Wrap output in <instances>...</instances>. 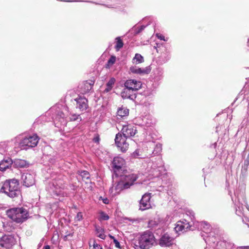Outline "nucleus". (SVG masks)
Here are the masks:
<instances>
[{
  "mask_svg": "<svg viewBox=\"0 0 249 249\" xmlns=\"http://www.w3.org/2000/svg\"><path fill=\"white\" fill-rule=\"evenodd\" d=\"M112 88V87H107V88H106L105 89V91L106 92H107L109 91L110 90H111Z\"/></svg>",
  "mask_w": 249,
  "mask_h": 249,
  "instance_id": "obj_51",
  "label": "nucleus"
},
{
  "mask_svg": "<svg viewBox=\"0 0 249 249\" xmlns=\"http://www.w3.org/2000/svg\"><path fill=\"white\" fill-rule=\"evenodd\" d=\"M144 61L143 57L139 53L135 54V56L133 58V63L139 64Z\"/></svg>",
  "mask_w": 249,
  "mask_h": 249,
  "instance_id": "obj_31",
  "label": "nucleus"
},
{
  "mask_svg": "<svg viewBox=\"0 0 249 249\" xmlns=\"http://www.w3.org/2000/svg\"><path fill=\"white\" fill-rule=\"evenodd\" d=\"M137 131V130L135 126L132 124H128L122 125L121 133L123 134V136L129 138L134 136Z\"/></svg>",
  "mask_w": 249,
  "mask_h": 249,
  "instance_id": "obj_13",
  "label": "nucleus"
},
{
  "mask_svg": "<svg viewBox=\"0 0 249 249\" xmlns=\"http://www.w3.org/2000/svg\"><path fill=\"white\" fill-rule=\"evenodd\" d=\"M97 141H98V138H96V139H94V142H97Z\"/></svg>",
  "mask_w": 249,
  "mask_h": 249,
  "instance_id": "obj_58",
  "label": "nucleus"
},
{
  "mask_svg": "<svg viewBox=\"0 0 249 249\" xmlns=\"http://www.w3.org/2000/svg\"><path fill=\"white\" fill-rule=\"evenodd\" d=\"M64 188L63 181L58 178L49 183L47 190L53 197L55 196L64 197L66 196V193L64 191Z\"/></svg>",
  "mask_w": 249,
  "mask_h": 249,
  "instance_id": "obj_6",
  "label": "nucleus"
},
{
  "mask_svg": "<svg viewBox=\"0 0 249 249\" xmlns=\"http://www.w3.org/2000/svg\"><path fill=\"white\" fill-rule=\"evenodd\" d=\"M138 244L136 249H149L156 245V238L153 232L150 231L143 232L139 238Z\"/></svg>",
  "mask_w": 249,
  "mask_h": 249,
  "instance_id": "obj_5",
  "label": "nucleus"
},
{
  "mask_svg": "<svg viewBox=\"0 0 249 249\" xmlns=\"http://www.w3.org/2000/svg\"><path fill=\"white\" fill-rule=\"evenodd\" d=\"M216 132H217L218 126H217V127H216Z\"/></svg>",
  "mask_w": 249,
  "mask_h": 249,
  "instance_id": "obj_61",
  "label": "nucleus"
},
{
  "mask_svg": "<svg viewBox=\"0 0 249 249\" xmlns=\"http://www.w3.org/2000/svg\"><path fill=\"white\" fill-rule=\"evenodd\" d=\"M158 72V74L159 75L160 77L162 76L163 74V70L162 69H158L157 70Z\"/></svg>",
  "mask_w": 249,
  "mask_h": 249,
  "instance_id": "obj_48",
  "label": "nucleus"
},
{
  "mask_svg": "<svg viewBox=\"0 0 249 249\" xmlns=\"http://www.w3.org/2000/svg\"><path fill=\"white\" fill-rule=\"evenodd\" d=\"M150 125V124H147V126H149Z\"/></svg>",
  "mask_w": 249,
  "mask_h": 249,
  "instance_id": "obj_63",
  "label": "nucleus"
},
{
  "mask_svg": "<svg viewBox=\"0 0 249 249\" xmlns=\"http://www.w3.org/2000/svg\"><path fill=\"white\" fill-rule=\"evenodd\" d=\"M109 237L111 239H112L114 240V239H116L113 236L109 235Z\"/></svg>",
  "mask_w": 249,
  "mask_h": 249,
  "instance_id": "obj_56",
  "label": "nucleus"
},
{
  "mask_svg": "<svg viewBox=\"0 0 249 249\" xmlns=\"http://www.w3.org/2000/svg\"><path fill=\"white\" fill-rule=\"evenodd\" d=\"M136 90L124 88L121 92V96L123 99H129L134 101L136 98Z\"/></svg>",
  "mask_w": 249,
  "mask_h": 249,
  "instance_id": "obj_22",
  "label": "nucleus"
},
{
  "mask_svg": "<svg viewBox=\"0 0 249 249\" xmlns=\"http://www.w3.org/2000/svg\"><path fill=\"white\" fill-rule=\"evenodd\" d=\"M43 249H50V247L49 245H46L44 246Z\"/></svg>",
  "mask_w": 249,
  "mask_h": 249,
  "instance_id": "obj_53",
  "label": "nucleus"
},
{
  "mask_svg": "<svg viewBox=\"0 0 249 249\" xmlns=\"http://www.w3.org/2000/svg\"><path fill=\"white\" fill-rule=\"evenodd\" d=\"M140 152L141 150L140 149H136L133 153L131 154V157L134 158H139L141 156Z\"/></svg>",
  "mask_w": 249,
  "mask_h": 249,
  "instance_id": "obj_36",
  "label": "nucleus"
},
{
  "mask_svg": "<svg viewBox=\"0 0 249 249\" xmlns=\"http://www.w3.org/2000/svg\"><path fill=\"white\" fill-rule=\"evenodd\" d=\"M116 61V57L115 56H111L107 61V65L108 66H112L113 64L115 63Z\"/></svg>",
  "mask_w": 249,
  "mask_h": 249,
  "instance_id": "obj_37",
  "label": "nucleus"
},
{
  "mask_svg": "<svg viewBox=\"0 0 249 249\" xmlns=\"http://www.w3.org/2000/svg\"><path fill=\"white\" fill-rule=\"evenodd\" d=\"M142 84L135 79L127 80L124 83L125 88L138 90L142 88Z\"/></svg>",
  "mask_w": 249,
  "mask_h": 249,
  "instance_id": "obj_20",
  "label": "nucleus"
},
{
  "mask_svg": "<svg viewBox=\"0 0 249 249\" xmlns=\"http://www.w3.org/2000/svg\"><path fill=\"white\" fill-rule=\"evenodd\" d=\"M231 200L234 204L236 214L240 216H244L243 205L246 207L249 211V206L247 204L245 196V185H239L234 193V196H231Z\"/></svg>",
  "mask_w": 249,
  "mask_h": 249,
  "instance_id": "obj_1",
  "label": "nucleus"
},
{
  "mask_svg": "<svg viewBox=\"0 0 249 249\" xmlns=\"http://www.w3.org/2000/svg\"><path fill=\"white\" fill-rule=\"evenodd\" d=\"M99 200H102L103 202L105 204H107L109 203V200L107 197L103 198L102 196H100Z\"/></svg>",
  "mask_w": 249,
  "mask_h": 249,
  "instance_id": "obj_46",
  "label": "nucleus"
},
{
  "mask_svg": "<svg viewBox=\"0 0 249 249\" xmlns=\"http://www.w3.org/2000/svg\"><path fill=\"white\" fill-rule=\"evenodd\" d=\"M187 214L188 215L190 216V217L191 219L192 222H193V224H194V222L193 220L195 218V213L193 211L189 210L188 211H187Z\"/></svg>",
  "mask_w": 249,
  "mask_h": 249,
  "instance_id": "obj_40",
  "label": "nucleus"
},
{
  "mask_svg": "<svg viewBox=\"0 0 249 249\" xmlns=\"http://www.w3.org/2000/svg\"><path fill=\"white\" fill-rule=\"evenodd\" d=\"M65 1L67 2H76L78 1L77 0H64Z\"/></svg>",
  "mask_w": 249,
  "mask_h": 249,
  "instance_id": "obj_55",
  "label": "nucleus"
},
{
  "mask_svg": "<svg viewBox=\"0 0 249 249\" xmlns=\"http://www.w3.org/2000/svg\"><path fill=\"white\" fill-rule=\"evenodd\" d=\"M200 229L202 231V233H205L207 231H210V225L206 222H201L199 224ZM199 229V228H198Z\"/></svg>",
  "mask_w": 249,
  "mask_h": 249,
  "instance_id": "obj_29",
  "label": "nucleus"
},
{
  "mask_svg": "<svg viewBox=\"0 0 249 249\" xmlns=\"http://www.w3.org/2000/svg\"><path fill=\"white\" fill-rule=\"evenodd\" d=\"M142 95L145 97L151 96L153 95V90L151 89H147L143 91Z\"/></svg>",
  "mask_w": 249,
  "mask_h": 249,
  "instance_id": "obj_35",
  "label": "nucleus"
},
{
  "mask_svg": "<svg viewBox=\"0 0 249 249\" xmlns=\"http://www.w3.org/2000/svg\"><path fill=\"white\" fill-rule=\"evenodd\" d=\"M248 170V168H246L244 166H242V170H241V174L243 175H246L247 172Z\"/></svg>",
  "mask_w": 249,
  "mask_h": 249,
  "instance_id": "obj_47",
  "label": "nucleus"
},
{
  "mask_svg": "<svg viewBox=\"0 0 249 249\" xmlns=\"http://www.w3.org/2000/svg\"><path fill=\"white\" fill-rule=\"evenodd\" d=\"M116 177H120V179L117 181V184L115 187L116 191H121L124 189L129 188L138 178L137 175L131 173L127 170Z\"/></svg>",
  "mask_w": 249,
  "mask_h": 249,
  "instance_id": "obj_3",
  "label": "nucleus"
},
{
  "mask_svg": "<svg viewBox=\"0 0 249 249\" xmlns=\"http://www.w3.org/2000/svg\"><path fill=\"white\" fill-rule=\"evenodd\" d=\"M95 231L97 236L102 239H105L106 236L104 233V230L99 226H95Z\"/></svg>",
  "mask_w": 249,
  "mask_h": 249,
  "instance_id": "obj_28",
  "label": "nucleus"
},
{
  "mask_svg": "<svg viewBox=\"0 0 249 249\" xmlns=\"http://www.w3.org/2000/svg\"><path fill=\"white\" fill-rule=\"evenodd\" d=\"M68 235H67L65 236V237H64V239H65V240H66V239H67V236H68Z\"/></svg>",
  "mask_w": 249,
  "mask_h": 249,
  "instance_id": "obj_59",
  "label": "nucleus"
},
{
  "mask_svg": "<svg viewBox=\"0 0 249 249\" xmlns=\"http://www.w3.org/2000/svg\"><path fill=\"white\" fill-rule=\"evenodd\" d=\"M68 119L65 117V114L62 111H57L56 114L54 119V123L56 127H59L58 123L61 125H65L67 123Z\"/></svg>",
  "mask_w": 249,
  "mask_h": 249,
  "instance_id": "obj_21",
  "label": "nucleus"
},
{
  "mask_svg": "<svg viewBox=\"0 0 249 249\" xmlns=\"http://www.w3.org/2000/svg\"><path fill=\"white\" fill-rule=\"evenodd\" d=\"M3 227H5V228H6V227L5 226V225H3Z\"/></svg>",
  "mask_w": 249,
  "mask_h": 249,
  "instance_id": "obj_64",
  "label": "nucleus"
},
{
  "mask_svg": "<svg viewBox=\"0 0 249 249\" xmlns=\"http://www.w3.org/2000/svg\"><path fill=\"white\" fill-rule=\"evenodd\" d=\"M191 228V223L186 219H183L177 222L175 230L176 232L186 231Z\"/></svg>",
  "mask_w": 249,
  "mask_h": 249,
  "instance_id": "obj_19",
  "label": "nucleus"
},
{
  "mask_svg": "<svg viewBox=\"0 0 249 249\" xmlns=\"http://www.w3.org/2000/svg\"><path fill=\"white\" fill-rule=\"evenodd\" d=\"M23 185L27 187L33 186L35 183V175L33 174L24 173L21 175Z\"/></svg>",
  "mask_w": 249,
  "mask_h": 249,
  "instance_id": "obj_17",
  "label": "nucleus"
},
{
  "mask_svg": "<svg viewBox=\"0 0 249 249\" xmlns=\"http://www.w3.org/2000/svg\"><path fill=\"white\" fill-rule=\"evenodd\" d=\"M115 39L116 40V44L115 48L117 51H119L123 47L124 43L120 36L116 37Z\"/></svg>",
  "mask_w": 249,
  "mask_h": 249,
  "instance_id": "obj_32",
  "label": "nucleus"
},
{
  "mask_svg": "<svg viewBox=\"0 0 249 249\" xmlns=\"http://www.w3.org/2000/svg\"><path fill=\"white\" fill-rule=\"evenodd\" d=\"M80 175L82 177V178L85 179H89L90 178L89 172L85 170L81 171L80 173Z\"/></svg>",
  "mask_w": 249,
  "mask_h": 249,
  "instance_id": "obj_34",
  "label": "nucleus"
},
{
  "mask_svg": "<svg viewBox=\"0 0 249 249\" xmlns=\"http://www.w3.org/2000/svg\"><path fill=\"white\" fill-rule=\"evenodd\" d=\"M242 221L247 225L249 227V218L246 216H244V218H242Z\"/></svg>",
  "mask_w": 249,
  "mask_h": 249,
  "instance_id": "obj_44",
  "label": "nucleus"
},
{
  "mask_svg": "<svg viewBox=\"0 0 249 249\" xmlns=\"http://www.w3.org/2000/svg\"><path fill=\"white\" fill-rule=\"evenodd\" d=\"M29 163L25 160L21 159H15L13 161V166L15 168H22L28 167Z\"/></svg>",
  "mask_w": 249,
  "mask_h": 249,
  "instance_id": "obj_24",
  "label": "nucleus"
},
{
  "mask_svg": "<svg viewBox=\"0 0 249 249\" xmlns=\"http://www.w3.org/2000/svg\"><path fill=\"white\" fill-rule=\"evenodd\" d=\"M109 218V216L105 212H101L100 213V219L102 220H107Z\"/></svg>",
  "mask_w": 249,
  "mask_h": 249,
  "instance_id": "obj_38",
  "label": "nucleus"
},
{
  "mask_svg": "<svg viewBox=\"0 0 249 249\" xmlns=\"http://www.w3.org/2000/svg\"><path fill=\"white\" fill-rule=\"evenodd\" d=\"M112 167L113 171V175L115 176H118L121 173H123L126 170L125 168V160L119 157H115L112 162Z\"/></svg>",
  "mask_w": 249,
  "mask_h": 249,
  "instance_id": "obj_7",
  "label": "nucleus"
},
{
  "mask_svg": "<svg viewBox=\"0 0 249 249\" xmlns=\"http://www.w3.org/2000/svg\"><path fill=\"white\" fill-rule=\"evenodd\" d=\"M216 145H217L216 142H214V143H213V144L212 145L211 147H212V146H213V148H215L216 147Z\"/></svg>",
  "mask_w": 249,
  "mask_h": 249,
  "instance_id": "obj_54",
  "label": "nucleus"
},
{
  "mask_svg": "<svg viewBox=\"0 0 249 249\" xmlns=\"http://www.w3.org/2000/svg\"><path fill=\"white\" fill-rule=\"evenodd\" d=\"M151 198V193H145L144 194L139 201V209L141 211H144L148 209L151 207L150 199Z\"/></svg>",
  "mask_w": 249,
  "mask_h": 249,
  "instance_id": "obj_14",
  "label": "nucleus"
},
{
  "mask_svg": "<svg viewBox=\"0 0 249 249\" xmlns=\"http://www.w3.org/2000/svg\"><path fill=\"white\" fill-rule=\"evenodd\" d=\"M92 85H93V84H91V83H88L87 82L84 84V87H87V89L84 91L87 92V91L90 90L92 89Z\"/></svg>",
  "mask_w": 249,
  "mask_h": 249,
  "instance_id": "obj_42",
  "label": "nucleus"
},
{
  "mask_svg": "<svg viewBox=\"0 0 249 249\" xmlns=\"http://www.w3.org/2000/svg\"><path fill=\"white\" fill-rule=\"evenodd\" d=\"M216 235H217V231L216 230H212L207 231L205 233L201 232V236L203 237L206 243L209 242V243H213L214 244L217 242Z\"/></svg>",
  "mask_w": 249,
  "mask_h": 249,
  "instance_id": "obj_15",
  "label": "nucleus"
},
{
  "mask_svg": "<svg viewBox=\"0 0 249 249\" xmlns=\"http://www.w3.org/2000/svg\"><path fill=\"white\" fill-rule=\"evenodd\" d=\"M234 246L233 243L228 241H221L217 243V249H232Z\"/></svg>",
  "mask_w": 249,
  "mask_h": 249,
  "instance_id": "obj_25",
  "label": "nucleus"
},
{
  "mask_svg": "<svg viewBox=\"0 0 249 249\" xmlns=\"http://www.w3.org/2000/svg\"><path fill=\"white\" fill-rule=\"evenodd\" d=\"M9 230V229H6V230L7 231H8V230Z\"/></svg>",
  "mask_w": 249,
  "mask_h": 249,
  "instance_id": "obj_62",
  "label": "nucleus"
},
{
  "mask_svg": "<svg viewBox=\"0 0 249 249\" xmlns=\"http://www.w3.org/2000/svg\"><path fill=\"white\" fill-rule=\"evenodd\" d=\"M247 70H248L247 72H248V73L249 74H248V76H249V68H247Z\"/></svg>",
  "mask_w": 249,
  "mask_h": 249,
  "instance_id": "obj_57",
  "label": "nucleus"
},
{
  "mask_svg": "<svg viewBox=\"0 0 249 249\" xmlns=\"http://www.w3.org/2000/svg\"><path fill=\"white\" fill-rule=\"evenodd\" d=\"M174 238L169 233L162 234L159 239V244L161 247H169L173 244Z\"/></svg>",
  "mask_w": 249,
  "mask_h": 249,
  "instance_id": "obj_16",
  "label": "nucleus"
},
{
  "mask_svg": "<svg viewBox=\"0 0 249 249\" xmlns=\"http://www.w3.org/2000/svg\"><path fill=\"white\" fill-rule=\"evenodd\" d=\"M76 102V107L80 111H83L86 110L88 107V100L83 96H78V97L74 99Z\"/></svg>",
  "mask_w": 249,
  "mask_h": 249,
  "instance_id": "obj_18",
  "label": "nucleus"
},
{
  "mask_svg": "<svg viewBox=\"0 0 249 249\" xmlns=\"http://www.w3.org/2000/svg\"><path fill=\"white\" fill-rule=\"evenodd\" d=\"M0 192L12 198H19L21 196L18 181L15 178L6 180L0 189Z\"/></svg>",
  "mask_w": 249,
  "mask_h": 249,
  "instance_id": "obj_2",
  "label": "nucleus"
},
{
  "mask_svg": "<svg viewBox=\"0 0 249 249\" xmlns=\"http://www.w3.org/2000/svg\"><path fill=\"white\" fill-rule=\"evenodd\" d=\"M8 217L17 223H22L29 217L28 211L23 207H16L7 210Z\"/></svg>",
  "mask_w": 249,
  "mask_h": 249,
  "instance_id": "obj_4",
  "label": "nucleus"
},
{
  "mask_svg": "<svg viewBox=\"0 0 249 249\" xmlns=\"http://www.w3.org/2000/svg\"><path fill=\"white\" fill-rule=\"evenodd\" d=\"M83 219V214L81 212H78L75 217V221H80Z\"/></svg>",
  "mask_w": 249,
  "mask_h": 249,
  "instance_id": "obj_41",
  "label": "nucleus"
},
{
  "mask_svg": "<svg viewBox=\"0 0 249 249\" xmlns=\"http://www.w3.org/2000/svg\"><path fill=\"white\" fill-rule=\"evenodd\" d=\"M79 119H80V121H81L82 119L81 117H80V115L76 114L70 115L68 118L70 121H75L78 120Z\"/></svg>",
  "mask_w": 249,
  "mask_h": 249,
  "instance_id": "obj_33",
  "label": "nucleus"
},
{
  "mask_svg": "<svg viewBox=\"0 0 249 249\" xmlns=\"http://www.w3.org/2000/svg\"><path fill=\"white\" fill-rule=\"evenodd\" d=\"M13 166V160L11 158H7L6 159H3L0 162V170L1 171H4L7 169Z\"/></svg>",
  "mask_w": 249,
  "mask_h": 249,
  "instance_id": "obj_26",
  "label": "nucleus"
},
{
  "mask_svg": "<svg viewBox=\"0 0 249 249\" xmlns=\"http://www.w3.org/2000/svg\"><path fill=\"white\" fill-rule=\"evenodd\" d=\"M128 114L129 109L126 107H122L118 109L117 115L122 118L127 116Z\"/></svg>",
  "mask_w": 249,
  "mask_h": 249,
  "instance_id": "obj_27",
  "label": "nucleus"
},
{
  "mask_svg": "<svg viewBox=\"0 0 249 249\" xmlns=\"http://www.w3.org/2000/svg\"><path fill=\"white\" fill-rule=\"evenodd\" d=\"M202 170H203V173H205V169L203 168Z\"/></svg>",
  "mask_w": 249,
  "mask_h": 249,
  "instance_id": "obj_60",
  "label": "nucleus"
},
{
  "mask_svg": "<svg viewBox=\"0 0 249 249\" xmlns=\"http://www.w3.org/2000/svg\"><path fill=\"white\" fill-rule=\"evenodd\" d=\"M157 36L158 37V38L159 39H160V40H164V41L165 40V37L162 35L157 34Z\"/></svg>",
  "mask_w": 249,
  "mask_h": 249,
  "instance_id": "obj_49",
  "label": "nucleus"
},
{
  "mask_svg": "<svg viewBox=\"0 0 249 249\" xmlns=\"http://www.w3.org/2000/svg\"><path fill=\"white\" fill-rule=\"evenodd\" d=\"M130 71L133 73L144 75L150 73L151 69L148 67L141 68H138L136 66H132L130 68Z\"/></svg>",
  "mask_w": 249,
  "mask_h": 249,
  "instance_id": "obj_23",
  "label": "nucleus"
},
{
  "mask_svg": "<svg viewBox=\"0 0 249 249\" xmlns=\"http://www.w3.org/2000/svg\"><path fill=\"white\" fill-rule=\"evenodd\" d=\"M149 20V18H144L143 21H148V23L146 25H142L140 27L136 28L135 29V35H138L142 32L145 28V27L150 24V21Z\"/></svg>",
  "mask_w": 249,
  "mask_h": 249,
  "instance_id": "obj_30",
  "label": "nucleus"
},
{
  "mask_svg": "<svg viewBox=\"0 0 249 249\" xmlns=\"http://www.w3.org/2000/svg\"><path fill=\"white\" fill-rule=\"evenodd\" d=\"M237 249H249V246L238 247Z\"/></svg>",
  "mask_w": 249,
  "mask_h": 249,
  "instance_id": "obj_50",
  "label": "nucleus"
},
{
  "mask_svg": "<svg viewBox=\"0 0 249 249\" xmlns=\"http://www.w3.org/2000/svg\"><path fill=\"white\" fill-rule=\"evenodd\" d=\"M16 243V240L13 235L4 234L0 238V246L7 249L11 248Z\"/></svg>",
  "mask_w": 249,
  "mask_h": 249,
  "instance_id": "obj_12",
  "label": "nucleus"
},
{
  "mask_svg": "<svg viewBox=\"0 0 249 249\" xmlns=\"http://www.w3.org/2000/svg\"><path fill=\"white\" fill-rule=\"evenodd\" d=\"M92 249H103L102 247L99 244H98L95 241L93 242Z\"/></svg>",
  "mask_w": 249,
  "mask_h": 249,
  "instance_id": "obj_43",
  "label": "nucleus"
},
{
  "mask_svg": "<svg viewBox=\"0 0 249 249\" xmlns=\"http://www.w3.org/2000/svg\"><path fill=\"white\" fill-rule=\"evenodd\" d=\"M112 88V87H107V88H106L105 89V91L106 92H107L109 91L110 90H111Z\"/></svg>",
  "mask_w": 249,
  "mask_h": 249,
  "instance_id": "obj_52",
  "label": "nucleus"
},
{
  "mask_svg": "<svg viewBox=\"0 0 249 249\" xmlns=\"http://www.w3.org/2000/svg\"><path fill=\"white\" fill-rule=\"evenodd\" d=\"M113 242L115 244V246L116 248L121 249L120 244L116 239H114Z\"/></svg>",
  "mask_w": 249,
  "mask_h": 249,
  "instance_id": "obj_45",
  "label": "nucleus"
},
{
  "mask_svg": "<svg viewBox=\"0 0 249 249\" xmlns=\"http://www.w3.org/2000/svg\"><path fill=\"white\" fill-rule=\"evenodd\" d=\"M152 141H149L146 142V146L147 148V154L149 156H155L158 155L160 154L162 150V144L160 143H156L153 140V138L152 137Z\"/></svg>",
  "mask_w": 249,
  "mask_h": 249,
  "instance_id": "obj_10",
  "label": "nucleus"
},
{
  "mask_svg": "<svg viewBox=\"0 0 249 249\" xmlns=\"http://www.w3.org/2000/svg\"><path fill=\"white\" fill-rule=\"evenodd\" d=\"M156 161L152 162L150 172L154 177H159L164 171V163L160 157L156 158Z\"/></svg>",
  "mask_w": 249,
  "mask_h": 249,
  "instance_id": "obj_9",
  "label": "nucleus"
},
{
  "mask_svg": "<svg viewBox=\"0 0 249 249\" xmlns=\"http://www.w3.org/2000/svg\"><path fill=\"white\" fill-rule=\"evenodd\" d=\"M39 140L36 134L26 137L19 142V146L22 149H28L36 146Z\"/></svg>",
  "mask_w": 249,
  "mask_h": 249,
  "instance_id": "obj_8",
  "label": "nucleus"
},
{
  "mask_svg": "<svg viewBox=\"0 0 249 249\" xmlns=\"http://www.w3.org/2000/svg\"><path fill=\"white\" fill-rule=\"evenodd\" d=\"M128 138L123 136V134L121 132L118 133L115 136V142L122 152H125L128 148L129 144L126 142Z\"/></svg>",
  "mask_w": 249,
  "mask_h": 249,
  "instance_id": "obj_11",
  "label": "nucleus"
},
{
  "mask_svg": "<svg viewBox=\"0 0 249 249\" xmlns=\"http://www.w3.org/2000/svg\"><path fill=\"white\" fill-rule=\"evenodd\" d=\"M115 82V79L114 78H110L106 84L107 87H109L112 88L113 85L114 84Z\"/></svg>",
  "mask_w": 249,
  "mask_h": 249,
  "instance_id": "obj_39",
  "label": "nucleus"
}]
</instances>
